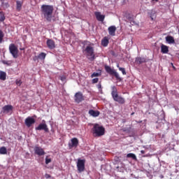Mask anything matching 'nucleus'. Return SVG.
Listing matches in <instances>:
<instances>
[{
  "instance_id": "393cba45",
  "label": "nucleus",
  "mask_w": 179,
  "mask_h": 179,
  "mask_svg": "<svg viewBox=\"0 0 179 179\" xmlns=\"http://www.w3.org/2000/svg\"><path fill=\"white\" fill-rule=\"evenodd\" d=\"M1 62L3 65H6L7 66H11L13 64V61L11 60H9V61L2 60Z\"/></svg>"
},
{
  "instance_id": "f8f14e48",
  "label": "nucleus",
  "mask_w": 179,
  "mask_h": 179,
  "mask_svg": "<svg viewBox=\"0 0 179 179\" xmlns=\"http://www.w3.org/2000/svg\"><path fill=\"white\" fill-rule=\"evenodd\" d=\"M35 123L36 120L32 117H27L24 120V124L28 128H30Z\"/></svg>"
},
{
  "instance_id": "b1692460",
  "label": "nucleus",
  "mask_w": 179,
  "mask_h": 179,
  "mask_svg": "<svg viewBox=\"0 0 179 179\" xmlns=\"http://www.w3.org/2000/svg\"><path fill=\"white\" fill-rule=\"evenodd\" d=\"M7 74L4 71H0V80L5 81L6 80Z\"/></svg>"
},
{
  "instance_id": "58836bf2",
  "label": "nucleus",
  "mask_w": 179,
  "mask_h": 179,
  "mask_svg": "<svg viewBox=\"0 0 179 179\" xmlns=\"http://www.w3.org/2000/svg\"><path fill=\"white\" fill-rule=\"evenodd\" d=\"M98 90H101V83H99L97 85Z\"/></svg>"
},
{
  "instance_id": "c03bdc74",
  "label": "nucleus",
  "mask_w": 179,
  "mask_h": 179,
  "mask_svg": "<svg viewBox=\"0 0 179 179\" xmlns=\"http://www.w3.org/2000/svg\"><path fill=\"white\" fill-rule=\"evenodd\" d=\"M134 113H132L131 115H134Z\"/></svg>"
},
{
  "instance_id": "dca6fc26",
  "label": "nucleus",
  "mask_w": 179,
  "mask_h": 179,
  "mask_svg": "<svg viewBox=\"0 0 179 179\" xmlns=\"http://www.w3.org/2000/svg\"><path fill=\"white\" fill-rule=\"evenodd\" d=\"M95 16L99 22H103L104 18L106 17V16L104 15H101V13L100 12L95 13Z\"/></svg>"
},
{
  "instance_id": "6ab92c4d",
  "label": "nucleus",
  "mask_w": 179,
  "mask_h": 179,
  "mask_svg": "<svg viewBox=\"0 0 179 179\" xmlns=\"http://www.w3.org/2000/svg\"><path fill=\"white\" fill-rule=\"evenodd\" d=\"M161 52L162 54H168V52H169V47L165 45H164V44H162L161 45Z\"/></svg>"
},
{
  "instance_id": "ea45409f",
  "label": "nucleus",
  "mask_w": 179,
  "mask_h": 179,
  "mask_svg": "<svg viewBox=\"0 0 179 179\" xmlns=\"http://www.w3.org/2000/svg\"><path fill=\"white\" fill-rule=\"evenodd\" d=\"M0 1H1L2 5H4V3H5L4 2H5L6 0H0Z\"/></svg>"
},
{
  "instance_id": "412c9836",
  "label": "nucleus",
  "mask_w": 179,
  "mask_h": 179,
  "mask_svg": "<svg viewBox=\"0 0 179 179\" xmlns=\"http://www.w3.org/2000/svg\"><path fill=\"white\" fill-rule=\"evenodd\" d=\"M136 62L137 64H142L143 63H145V59L144 57H136Z\"/></svg>"
},
{
  "instance_id": "cd10ccee",
  "label": "nucleus",
  "mask_w": 179,
  "mask_h": 179,
  "mask_svg": "<svg viewBox=\"0 0 179 179\" xmlns=\"http://www.w3.org/2000/svg\"><path fill=\"white\" fill-rule=\"evenodd\" d=\"M117 67L118 68L119 71L122 73L123 76H126L127 73L124 68L120 67L119 64H117Z\"/></svg>"
},
{
  "instance_id": "20e7f679",
  "label": "nucleus",
  "mask_w": 179,
  "mask_h": 179,
  "mask_svg": "<svg viewBox=\"0 0 179 179\" xmlns=\"http://www.w3.org/2000/svg\"><path fill=\"white\" fill-rule=\"evenodd\" d=\"M106 72L110 76H113L115 77L116 80L119 82L122 81V78L120 77L119 74L116 72V71L113 69H111L110 66L105 65L104 66Z\"/></svg>"
},
{
  "instance_id": "4c0bfd02",
  "label": "nucleus",
  "mask_w": 179,
  "mask_h": 179,
  "mask_svg": "<svg viewBox=\"0 0 179 179\" xmlns=\"http://www.w3.org/2000/svg\"><path fill=\"white\" fill-rule=\"evenodd\" d=\"M3 6H6V8H9L10 5L8 3H4V4H3Z\"/></svg>"
},
{
  "instance_id": "f03ea898",
  "label": "nucleus",
  "mask_w": 179,
  "mask_h": 179,
  "mask_svg": "<svg viewBox=\"0 0 179 179\" xmlns=\"http://www.w3.org/2000/svg\"><path fill=\"white\" fill-rule=\"evenodd\" d=\"M92 130V134L95 137L103 136L106 134V129L99 124H95Z\"/></svg>"
},
{
  "instance_id": "7c9ffc66",
  "label": "nucleus",
  "mask_w": 179,
  "mask_h": 179,
  "mask_svg": "<svg viewBox=\"0 0 179 179\" xmlns=\"http://www.w3.org/2000/svg\"><path fill=\"white\" fill-rule=\"evenodd\" d=\"M52 162V159L49 157V155H47L45 157V164L48 165L49 164H50Z\"/></svg>"
},
{
  "instance_id": "f257e3e1",
  "label": "nucleus",
  "mask_w": 179,
  "mask_h": 179,
  "mask_svg": "<svg viewBox=\"0 0 179 179\" xmlns=\"http://www.w3.org/2000/svg\"><path fill=\"white\" fill-rule=\"evenodd\" d=\"M41 12L42 17L46 19L48 22H52V15L54 12L53 6L42 5L41 7Z\"/></svg>"
},
{
  "instance_id": "0eeeda50",
  "label": "nucleus",
  "mask_w": 179,
  "mask_h": 179,
  "mask_svg": "<svg viewBox=\"0 0 179 179\" xmlns=\"http://www.w3.org/2000/svg\"><path fill=\"white\" fill-rule=\"evenodd\" d=\"M36 131H44L45 133H49L50 130L45 120H43L42 123L39 124L38 127L35 128Z\"/></svg>"
},
{
  "instance_id": "2eb2a0df",
  "label": "nucleus",
  "mask_w": 179,
  "mask_h": 179,
  "mask_svg": "<svg viewBox=\"0 0 179 179\" xmlns=\"http://www.w3.org/2000/svg\"><path fill=\"white\" fill-rule=\"evenodd\" d=\"M125 21L127 23H134V17L131 14H127L125 16Z\"/></svg>"
},
{
  "instance_id": "423d86ee",
  "label": "nucleus",
  "mask_w": 179,
  "mask_h": 179,
  "mask_svg": "<svg viewBox=\"0 0 179 179\" xmlns=\"http://www.w3.org/2000/svg\"><path fill=\"white\" fill-rule=\"evenodd\" d=\"M9 52L14 59L18 58L19 50L15 44L10 43L9 45Z\"/></svg>"
},
{
  "instance_id": "f704fd0d",
  "label": "nucleus",
  "mask_w": 179,
  "mask_h": 179,
  "mask_svg": "<svg viewBox=\"0 0 179 179\" xmlns=\"http://www.w3.org/2000/svg\"><path fill=\"white\" fill-rule=\"evenodd\" d=\"M15 83L17 85H20V86L22 84V82L21 80H17Z\"/></svg>"
},
{
  "instance_id": "e433bc0d",
  "label": "nucleus",
  "mask_w": 179,
  "mask_h": 179,
  "mask_svg": "<svg viewBox=\"0 0 179 179\" xmlns=\"http://www.w3.org/2000/svg\"><path fill=\"white\" fill-rule=\"evenodd\" d=\"M6 17L4 15L1 16V18H0V22H4Z\"/></svg>"
},
{
  "instance_id": "6e6552de",
  "label": "nucleus",
  "mask_w": 179,
  "mask_h": 179,
  "mask_svg": "<svg viewBox=\"0 0 179 179\" xmlns=\"http://www.w3.org/2000/svg\"><path fill=\"white\" fill-rule=\"evenodd\" d=\"M86 164V159H78L77 169L79 173L85 171V164Z\"/></svg>"
},
{
  "instance_id": "c756f323",
  "label": "nucleus",
  "mask_w": 179,
  "mask_h": 179,
  "mask_svg": "<svg viewBox=\"0 0 179 179\" xmlns=\"http://www.w3.org/2000/svg\"><path fill=\"white\" fill-rule=\"evenodd\" d=\"M4 38V33L1 29H0V44L3 43Z\"/></svg>"
},
{
  "instance_id": "c9c22d12",
  "label": "nucleus",
  "mask_w": 179,
  "mask_h": 179,
  "mask_svg": "<svg viewBox=\"0 0 179 179\" xmlns=\"http://www.w3.org/2000/svg\"><path fill=\"white\" fill-rule=\"evenodd\" d=\"M45 178L46 179H50V178H51V175H50V174H48V173H45Z\"/></svg>"
},
{
  "instance_id": "bb28decb",
  "label": "nucleus",
  "mask_w": 179,
  "mask_h": 179,
  "mask_svg": "<svg viewBox=\"0 0 179 179\" xmlns=\"http://www.w3.org/2000/svg\"><path fill=\"white\" fill-rule=\"evenodd\" d=\"M127 157L131 158L133 160H137V157L134 153H128Z\"/></svg>"
},
{
  "instance_id": "a211bd4d",
  "label": "nucleus",
  "mask_w": 179,
  "mask_h": 179,
  "mask_svg": "<svg viewBox=\"0 0 179 179\" xmlns=\"http://www.w3.org/2000/svg\"><path fill=\"white\" fill-rule=\"evenodd\" d=\"M108 43H110V41H108V38L107 36H105L101 40V45H103V47H104V48H106L107 45H108Z\"/></svg>"
},
{
  "instance_id": "c85d7f7f",
  "label": "nucleus",
  "mask_w": 179,
  "mask_h": 179,
  "mask_svg": "<svg viewBox=\"0 0 179 179\" xmlns=\"http://www.w3.org/2000/svg\"><path fill=\"white\" fill-rule=\"evenodd\" d=\"M0 154L1 155H6L7 154V148L6 147L0 148Z\"/></svg>"
},
{
  "instance_id": "2f4dec72",
  "label": "nucleus",
  "mask_w": 179,
  "mask_h": 179,
  "mask_svg": "<svg viewBox=\"0 0 179 179\" xmlns=\"http://www.w3.org/2000/svg\"><path fill=\"white\" fill-rule=\"evenodd\" d=\"M100 76V74L99 73H93L91 76V78H96V77H99Z\"/></svg>"
},
{
  "instance_id": "aec40b11",
  "label": "nucleus",
  "mask_w": 179,
  "mask_h": 179,
  "mask_svg": "<svg viewBox=\"0 0 179 179\" xmlns=\"http://www.w3.org/2000/svg\"><path fill=\"white\" fill-rule=\"evenodd\" d=\"M116 31V27L115 26H111L108 27V31L110 36H115Z\"/></svg>"
},
{
  "instance_id": "473e14b6",
  "label": "nucleus",
  "mask_w": 179,
  "mask_h": 179,
  "mask_svg": "<svg viewBox=\"0 0 179 179\" xmlns=\"http://www.w3.org/2000/svg\"><path fill=\"white\" fill-rule=\"evenodd\" d=\"M59 79L62 82H64L65 80H66V77L65 76H62L59 77Z\"/></svg>"
},
{
  "instance_id": "4be33fe9",
  "label": "nucleus",
  "mask_w": 179,
  "mask_h": 179,
  "mask_svg": "<svg viewBox=\"0 0 179 179\" xmlns=\"http://www.w3.org/2000/svg\"><path fill=\"white\" fill-rule=\"evenodd\" d=\"M23 5L22 1H16V9L20 12L22 9V6Z\"/></svg>"
},
{
  "instance_id": "ddd939ff",
  "label": "nucleus",
  "mask_w": 179,
  "mask_h": 179,
  "mask_svg": "<svg viewBox=\"0 0 179 179\" xmlns=\"http://www.w3.org/2000/svg\"><path fill=\"white\" fill-rule=\"evenodd\" d=\"M47 46L50 50H54L56 48L55 41L52 39H48L46 42Z\"/></svg>"
},
{
  "instance_id": "37998d69",
  "label": "nucleus",
  "mask_w": 179,
  "mask_h": 179,
  "mask_svg": "<svg viewBox=\"0 0 179 179\" xmlns=\"http://www.w3.org/2000/svg\"><path fill=\"white\" fill-rule=\"evenodd\" d=\"M152 1H156V2H158V0H152Z\"/></svg>"
},
{
  "instance_id": "4468645a",
  "label": "nucleus",
  "mask_w": 179,
  "mask_h": 179,
  "mask_svg": "<svg viewBox=\"0 0 179 179\" xmlns=\"http://www.w3.org/2000/svg\"><path fill=\"white\" fill-rule=\"evenodd\" d=\"M79 145V140L77 139V138H71V143H69V148H77Z\"/></svg>"
},
{
  "instance_id": "a19ab883",
  "label": "nucleus",
  "mask_w": 179,
  "mask_h": 179,
  "mask_svg": "<svg viewBox=\"0 0 179 179\" xmlns=\"http://www.w3.org/2000/svg\"><path fill=\"white\" fill-rule=\"evenodd\" d=\"M141 153L142 155H144V154H145V150H141Z\"/></svg>"
},
{
  "instance_id": "a878e982",
  "label": "nucleus",
  "mask_w": 179,
  "mask_h": 179,
  "mask_svg": "<svg viewBox=\"0 0 179 179\" xmlns=\"http://www.w3.org/2000/svg\"><path fill=\"white\" fill-rule=\"evenodd\" d=\"M46 56H47L46 53H45V52H41V53H40V54L38 55V59H41V60H44V59H45Z\"/></svg>"
},
{
  "instance_id": "1a4fd4ad",
  "label": "nucleus",
  "mask_w": 179,
  "mask_h": 179,
  "mask_svg": "<svg viewBox=\"0 0 179 179\" xmlns=\"http://www.w3.org/2000/svg\"><path fill=\"white\" fill-rule=\"evenodd\" d=\"M34 154L38 157H42L45 155V152L43 148L38 145H35L34 148Z\"/></svg>"
},
{
  "instance_id": "a18cd8bd",
  "label": "nucleus",
  "mask_w": 179,
  "mask_h": 179,
  "mask_svg": "<svg viewBox=\"0 0 179 179\" xmlns=\"http://www.w3.org/2000/svg\"><path fill=\"white\" fill-rule=\"evenodd\" d=\"M178 33H179V29H178Z\"/></svg>"
},
{
  "instance_id": "f3484780",
  "label": "nucleus",
  "mask_w": 179,
  "mask_h": 179,
  "mask_svg": "<svg viewBox=\"0 0 179 179\" xmlns=\"http://www.w3.org/2000/svg\"><path fill=\"white\" fill-rule=\"evenodd\" d=\"M90 115L97 117L99 115H100V112L99 110H89Z\"/></svg>"
},
{
  "instance_id": "5701e85b",
  "label": "nucleus",
  "mask_w": 179,
  "mask_h": 179,
  "mask_svg": "<svg viewBox=\"0 0 179 179\" xmlns=\"http://www.w3.org/2000/svg\"><path fill=\"white\" fill-rule=\"evenodd\" d=\"M166 40L169 44H174L175 43L173 37L171 36H166Z\"/></svg>"
},
{
  "instance_id": "39448f33",
  "label": "nucleus",
  "mask_w": 179,
  "mask_h": 179,
  "mask_svg": "<svg viewBox=\"0 0 179 179\" xmlns=\"http://www.w3.org/2000/svg\"><path fill=\"white\" fill-rule=\"evenodd\" d=\"M85 52L87 54V58L90 61H94L96 55H94V48L93 47L87 45L85 49Z\"/></svg>"
},
{
  "instance_id": "9d476101",
  "label": "nucleus",
  "mask_w": 179,
  "mask_h": 179,
  "mask_svg": "<svg viewBox=\"0 0 179 179\" xmlns=\"http://www.w3.org/2000/svg\"><path fill=\"white\" fill-rule=\"evenodd\" d=\"M74 101L77 103H80L82 101H85L83 94H82L80 92H76L74 96Z\"/></svg>"
},
{
  "instance_id": "72a5a7b5",
  "label": "nucleus",
  "mask_w": 179,
  "mask_h": 179,
  "mask_svg": "<svg viewBox=\"0 0 179 179\" xmlns=\"http://www.w3.org/2000/svg\"><path fill=\"white\" fill-rule=\"evenodd\" d=\"M97 83H99V78H95L92 79V84H96Z\"/></svg>"
},
{
  "instance_id": "7ed1b4c3",
  "label": "nucleus",
  "mask_w": 179,
  "mask_h": 179,
  "mask_svg": "<svg viewBox=\"0 0 179 179\" xmlns=\"http://www.w3.org/2000/svg\"><path fill=\"white\" fill-rule=\"evenodd\" d=\"M111 96L115 102H117L119 104L121 105L124 104V98L118 95L117 88L115 86L112 87Z\"/></svg>"
},
{
  "instance_id": "9b49d317",
  "label": "nucleus",
  "mask_w": 179,
  "mask_h": 179,
  "mask_svg": "<svg viewBox=\"0 0 179 179\" xmlns=\"http://www.w3.org/2000/svg\"><path fill=\"white\" fill-rule=\"evenodd\" d=\"M13 111V106L12 105H6L2 108L1 113L12 114Z\"/></svg>"
},
{
  "instance_id": "79ce46f5",
  "label": "nucleus",
  "mask_w": 179,
  "mask_h": 179,
  "mask_svg": "<svg viewBox=\"0 0 179 179\" xmlns=\"http://www.w3.org/2000/svg\"><path fill=\"white\" fill-rule=\"evenodd\" d=\"M172 64V66H173V69L176 70V67L173 66V64Z\"/></svg>"
}]
</instances>
